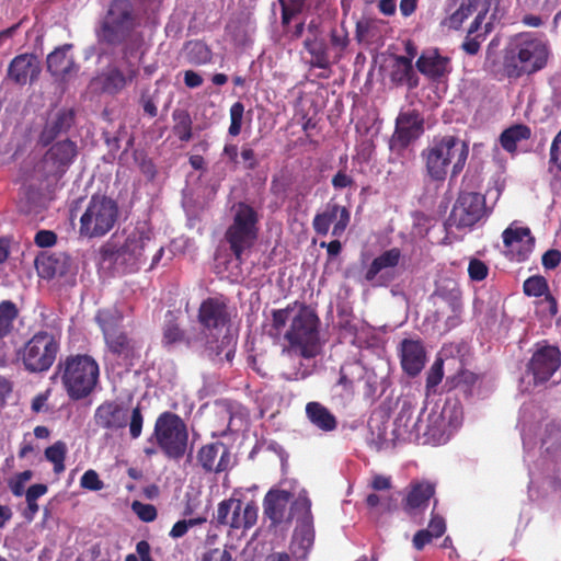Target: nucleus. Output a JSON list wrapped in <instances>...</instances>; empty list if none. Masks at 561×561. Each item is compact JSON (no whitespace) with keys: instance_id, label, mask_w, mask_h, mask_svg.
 Masks as SVG:
<instances>
[{"instance_id":"5701e85b","label":"nucleus","mask_w":561,"mask_h":561,"mask_svg":"<svg viewBox=\"0 0 561 561\" xmlns=\"http://www.w3.org/2000/svg\"><path fill=\"white\" fill-rule=\"evenodd\" d=\"M71 48V44H65L47 56V70L56 79L66 80L78 71L73 56L69 55Z\"/></svg>"},{"instance_id":"603ef678","label":"nucleus","mask_w":561,"mask_h":561,"mask_svg":"<svg viewBox=\"0 0 561 561\" xmlns=\"http://www.w3.org/2000/svg\"><path fill=\"white\" fill-rule=\"evenodd\" d=\"M537 310L542 317L553 318L558 313L557 299L551 294H546L537 301Z\"/></svg>"},{"instance_id":"c756f323","label":"nucleus","mask_w":561,"mask_h":561,"mask_svg":"<svg viewBox=\"0 0 561 561\" xmlns=\"http://www.w3.org/2000/svg\"><path fill=\"white\" fill-rule=\"evenodd\" d=\"M257 236L259 233L252 229H239L229 226L225 232V240L234 257L241 261L243 253L255 244Z\"/></svg>"},{"instance_id":"a18cd8bd","label":"nucleus","mask_w":561,"mask_h":561,"mask_svg":"<svg viewBox=\"0 0 561 561\" xmlns=\"http://www.w3.org/2000/svg\"><path fill=\"white\" fill-rule=\"evenodd\" d=\"M188 56L195 65H206L211 61V50L203 42H194L190 45Z\"/></svg>"},{"instance_id":"473e14b6","label":"nucleus","mask_w":561,"mask_h":561,"mask_svg":"<svg viewBox=\"0 0 561 561\" xmlns=\"http://www.w3.org/2000/svg\"><path fill=\"white\" fill-rule=\"evenodd\" d=\"M402 259V252L399 248H391L376 256L365 273V279L373 282L383 271L394 268Z\"/></svg>"},{"instance_id":"bb28decb","label":"nucleus","mask_w":561,"mask_h":561,"mask_svg":"<svg viewBox=\"0 0 561 561\" xmlns=\"http://www.w3.org/2000/svg\"><path fill=\"white\" fill-rule=\"evenodd\" d=\"M435 494V484L428 481H422L411 484V489L404 499V511L412 515L416 511H423L428 506L430 500Z\"/></svg>"},{"instance_id":"c9c22d12","label":"nucleus","mask_w":561,"mask_h":561,"mask_svg":"<svg viewBox=\"0 0 561 561\" xmlns=\"http://www.w3.org/2000/svg\"><path fill=\"white\" fill-rule=\"evenodd\" d=\"M305 49L310 54V67L329 70L331 62L329 58V48L322 38H306L304 41Z\"/></svg>"},{"instance_id":"ddd939ff","label":"nucleus","mask_w":561,"mask_h":561,"mask_svg":"<svg viewBox=\"0 0 561 561\" xmlns=\"http://www.w3.org/2000/svg\"><path fill=\"white\" fill-rule=\"evenodd\" d=\"M489 216L485 196L476 192H460L445 226L458 230L470 229Z\"/></svg>"},{"instance_id":"f03ea898","label":"nucleus","mask_w":561,"mask_h":561,"mask_svg":"<svg viewBox=\"0 0 561 561\" xmlns=\"http://www.w3.org/2000/svg\"><path fill=\"white\" fill-rule=\"evenodd\" d=\"M139 19L130 0H112L96 35L111 46L124 44V55L134 56L144 45V36L136 32Z\"/></svg>"},{"instance_id":"39448f33","label":"nucleus","mask_w":561,"mask_h":561,"mask_svg":"<svg viewBox=\"0 0 561 561\" xmlns=\"http://www.w3.org/2000/svg\"><path fill=\"white\" fill-rule=\"evenodd\" d=\"M78 153L77 142L69 138L53 141L34 169L36 181L41 182L48 193H54L58 182L73 164Z\"/></svg>"},{"instance_id":"49530a36","label":"nucleus","mask_w":561,"mask_h":561,"mask_svg":"<svg viewBox=\"0 0 561 561\" xmlns=\"http://www.w3.org/2000/svg\"><path fill=\"white\" fill-rule=\"evenodd\" d=\"M297 305V302H294V305H288L286 308L283 309H274L272 310V330L270 334L274 336H278L283 329L285 328L290 312L294 310V307Z\"/></svg>"},{"instance_id":"b1692460","label":"nucleus","mask_w":561,"mask_h":561,"mask_svg":"<svg viewBox=\"0 0 561 561\" xmlns=\"http://www.w3.org/2000/svg\"><path fill=\"white\" fill-rule=\"evenodd\" d=\"M389 79L396 87L415 89L419 85V76L414 70L412 57L394 56L390 66Z\"/></svg>"},{"instance_id":"e2e57ef3","label":"nucleus","mask_w":561,"mask_h":561,"mask_svg":"<svg viewBox=\"0 0 561 561\" xmlns=\"http://www.w3.org/2000/svg\"><path fill=\"white\" fill-rule=\"evenodd\" d=\"M240 156L244 163V169H247L249 171H253L259 167V160H257L256 153L252 148H250L248 146H243L241 148Z\"/></svg>"},{"instance_id":"0e129e2a","label":"nucleus","mask_w":561,"mask_h":561,"mask_svg":"<svg viewBox=\"0 0 561 561\" xmlns=\"http://www.w3.org/2000/svg\"><path fill=\"white\" fill-rule=\"evenodd\" d=\"M332 186L336 191H341L346 187H351L354 185V179L346 173L345 170H340L332 178Z\"/></svg>"},{"instance_id":"c03bdc74","label":"nucleus","mask_w":561,"mask_h":561,"mask_svg":"<svg viewBox=\"0 0 561 561\" xmlns=\"http://www.w3.org/2000/svg\"><path fill=\"white\" fill-rule=\"evenodd\" d=\"M523 290L529 297H541L550 294L547 279L540 275L528 277L523 284Z\"/></svg>"},{"instance_id":"8fccbe9b","label":"nucleus","mask_w":561,"mask_h":561,"mask_svg":"<svg viewBox=\"0 0 561 561\" xmlns=\"http://www.w3.org/2000/svg\"><path fill=\"white\" fill-rule=\"evenodd\" d=\"M131 508L134 513L138 516V518L145 523H151L158 516L157 508L152 504H146L139 501H134L131 504Z\"/></svg>"},{"instance_id":"ea45409f","label":"nucleus","mask_w":561,"mask_h":561,"mask_svg":"<svg viewBox=\"0 0 561 561\" xmlns=\"http://www.w3.org/2000/svg\"><path fill=\"white\" fill-rule=\"evenodd\" d=\"M174 135L183 142L192 139L193 121L190 113L183 108H175L172 113Z\"/></svg>"},{"instance_id":"7ed1b4c3","label":"nucleus","mask_w":561,"mask_h":561,"mask_svg":"<svg viewBox=\"0 0 561 561\" xmlns=\"http://www.w3.org/2000/svg\"><path fill=\"white\" fill-rule=\"evenodd\" d=\"M550 55L548 43L533 33L516 35L507 47L503 69L510 79L533 75L547 66Z\"/></svg>"},{"instance_id":"412c9836","label":"nucleus","mask_w":561,"mask_h":561,"mask_svg":"<svg viewBox=\"0 0 561 561\" xmlns=\"http://www.w3.org/2000/svg\"><path fill=\"white\" fill-rule=\"evenodd\" d=\"M291 499V492L286 490L272 489L265 494L263 500L264 515L274 526L286 522V512Z\"/></svg>"},{"instance_id":"052dcab7","label":"nucleus","mask_w":561,"mask_h":561,"mask_svg":"<svg viewBox=\"0 0 561 561\" xmlns=\"http://www.w3.org/2000/svg\"><path fill=\"white\" fill-rule=\"evenodd\" d=\"M57 242V234L51 230H39L34 237V243L39 248H50Z\"/></svg>"},{"instance_id":"338daca9","label":"nucleus","mask_w":561,"mask_h":561,"mask_svg":"<svg viewBox=\"0 0 561 561\" xmlns=\"http://www.w3.org/2000/svg\"><path fill=\"white\" fill-rule=\"evenodd\" d=\"M550 162L561 171V130L557 134L551 144Z\"/></svg>"},{"instance_id":"6ab92c4d","label":"nucleus","mask_w":561,"mask_h":561,"mask_svg":"<svg viewBox=\"0 0 561 561\" xmlns=\"http://www.w3.org/2000/svg\"><path fill=\"white\" fill-rule=\"evenodd\" d=\"M202 342L201 333L190 334L181 328L172 312H168L162 327V346L171 348L176 344H183L187 348H195Z\"/></svg>"},{"instance_id":"2eb2a0df","label":"nucleus","mask_w":561,"mask_h":561,"mask_svg":"<svg viewBox=\"0 0 561 561\" xmlns=\"http://www.w3.org/2000/svg\"><path fill=\"white\" fill-rule=\"evenodd\" d=\"M561 365V353L557 346L539 347L527 364V373L533 375L534 383L547 382Z\"/></svg>"},{"instance_id":"f8f14e48","label":"nucleus","mask_w":561,"mask_h":561,"mask_svg":"<svg viewBox=\"0 0 561 561\" xmlns=\"http://www.w3.org/2000/svg\"><path fill=\"white\" fill-rule=\"evenodd\" d=\"M59 350V341L54 334L39 331L24 344L19 354L27 371L44 373L53 366Z\"/></svg>"},{"instance_id":"4468645a","label":"nucleus","mask_w":561,"mask_h":561,"mask_svg":"<svg viewBox=\"0 0 561 561\" xmlns=\"http://www.w3.org/2000/svg\"><path fill=\"white\" fill-rule=\"evenodd\" d=\"M424 117L416 108L401 111L394 124V131L389 147L392 151L402 152L424 134Z\"/></svg>"},{"instance_id":"6e6d98bb","label":"nucleus","mask_w":561,"mask_h":561,"mask_svg":"<svg viewBox=\"0 0 561 561\" xmlns=\"http://www.w3.org/2000/svg\"><path fill=\"white\" fill-rule=\"evenodd\" d=\"M80 485H81V488L87 489V490L100 491L103 489L104 483L100 479L96 471L90 469L82 474V477L80 479Z\"/></svg>"},{"instance_id":"aec40b11","label":"nucleus","mask_w":561,"mask_h":561,"mask_svg":"<svg viewBox=\"0 0 561 561\" xmlns=\"http://www.w3.org/2000/svg\"><path fill=\"white\" fill-rule=\"evenodd\" d=\"M401 366L411 377L417 376L426 362V352L421 341L404 339L400 348Z\"/></svg>"},{"instance_id":"6e6552de","label":"nucleus","mask_w":561,"mask_h":561,"mask_svg":"<svg viewBox=\"0 0 561 561\" xmlns=\"http://www.w3.org/2000/svg\"><path fill=\"white\" fill-rule=\"evenodd\" d=\"M319 323L317 313L301 305L284 335L289 350L304 358L316 357L320 353Z\"/></svg>"},{"instance_id":"9d476101","label":"nucleus","mask_w":561,"mask_h":561,"mask_svg":"<svg viewBox=\"0 0 561 561\" xmlns=\"http://www.w3.org/2000/svg\"><path fill=\"white\" fill-rule=\"evenodd\" d=\"M123 312L115 307L101 309L95 316L108 351L124 359H131L136 356L138 347L123 330Z\"/></svg>"},{"instance_id":"423d86ee","label":"nucleus","mask_w":561,"mask_h":561,"mask_svg":"<svg viewBox=\"0 0 561 561\" xmlns=\"http://www.w3.org/2000/svg\"><path fill=\"white\" fill-rule=\"evenodd\" d=\"M156 249L149 233L135 229L125 239L123 244L108 241L101 247L100 254L103 262L121 267L124 273H134L146 262V251Z\"/></svg>"},{"instance_id":"1a4fd4ad","label":"nucleus","mask_w":561,"mask_h":561,"mask_svg":"<svg viewBox=\"0 0 561 561\" xmlns=\"http://www.w3.org/2000/svg\"><path fill=\"white\" fill-rule=\"evenodd\" d=\"M154 442L168 459L180 460L188 446V430L183 419L171 411L162 412L156 420L149 439Z\"/></svg>"},{"instance_id":"69168bd1","label":"nucleus","mask_w":561,"mask_h":561,"mask_svg":"<svg viewBox=\"0 0 561 561\" xmlns=\"http://www.w3.org/2000/svg\"><path fill=\"white\" fill-rule=\"evenodd\" d=\"M542 266L546 270H553L561 263V252L556 249L546 251L541 257Z\"/></svg>"},{"instance_id":"e433bc0d","label":"nucleus","mask_w":561,"mask_h":561,"mask_svg":"<svg viewBox=\"0 0 561 561\" xmlns=\"http://www.w3.org/2000/svg\"><path fill=\"white\" fill-rule=\"evenodd\" d=\"M234 213L230 226L239 229H252L259 233V214L249 204L239 202L233 207Z\"/></svg>"},{"instance_id":"72a5a7b5","label":"nucleus","mask_w":561,"mask_h":561,"mask_svg":"<svg viewBox=\"0 0 561 561\" xmlns=\"http://www.w3.org/2000/svg\"><path fill=\"white\" fill-rule=\"evenodd\" d=\"M53 193H48L39 183V188L30 185L24 191V197L20 201V210L24 214L38 215L46 208V201Z\"/></svg>"},{"instance_id":"864d4df0","label":"nucleus","mask_w":561,"mask_h":561,"mask_svg":"<svg viewBox=\"0 0 561 561\" xmlns=\"http://www.w3.org/2000/svg\"><path fill=\"white\" fill-rule=\"evenodd\" d=\"M468 274L471 280L481 282L488 277L489 267L483 261L471 259L468 265Z\"/></svg>"},{"instance_id":"bf43d9fd","label":"nucleus","mask_w":561,"mask_h":561,"mask_svg":"<svg viewBox=\"0 0 561 561\" xmlns=\"http://www.w3.org/2000/svg\"><path fill=\"white\" fill-rule=\"evenodd\" d=\"M330 43L334 49H337L340 57L350 44L348 35L345 31L333 28L330 33Z\"/></svg>"},{"instance_id":"9b49d317","label":"nucleus","mask_w":561,"mask_h":561,"mask_svg":"<svg viewBox=\"0 0 561 561\" xmlns=\"http://www.w3.org/2000/svg\"><path fill=\"white\" fill-rule=\"evenodd\" d=\"M118 217L115 201L104 195H93L80 218V234L88 238L103 237L110 232Z\"/></svg>"},{"instance_id":"58836bf2","label":"nucleus","mask_w":561,"mask_h":561,"mask_svg":"<svg viewBox=\"0 0 561 561\" xmlns=\"http://www.w3.org/2000/svg\"><path fill=\"white\" fill-rule=\"evenodd\" d=\"M293 518H297L302 528L312 527L311 502L307 496H299L291 503L286 522Z\"/></svg>"},{"instance_id":"79ce46f5","label":"nucleus","mask_w":561,"mask_h":561,"mask_svg":"<svg viewBox=\"0 0 561 561\" xmlns=\"http://www.w3.org/2000/svg\"><path fill=\"white\" fill-rule=\"evenodd\" d=\"M313 545V533L311 528H304L298 535L295 534L289 549L296 559H306Z\"/></svg>"},{"instance_id":"a19ab883","label":"nucleus","mask_w":561,"mask_h":561,"mask_svg":"<svg viewBox=\"0 0 561 561\" xmlns=\"http://www.w3.org/2000/svg\"><path fill=\"white\" fill-rule=\"evenodd\" d=\"M480 375L468 369H460L456 375L449 378L448 381L451 385V388L458 389L466 397H471L473 389L480 382Z\"/></svg>"},{"instance_id":"4d7b16f0","label":"nucleus","mask_w":561,"mask_h":561,"mask_svg":"<svg viewBox=\"0 0 561 561\" xmlns=\"http://www.w3.org/2000/svg\"><path fill=\"white\" fill-rule=\"evenodd\" d=\"M257 505L254 502H249L245 505L242 503V529H250L257 520Z\"/></svg>"},{"instance_id":"a211bd4d","label":"nucleus","mask_w":561,"mask_h":561,"mask_svg":"<svg viewBox=\"0 0 561 561\" xmlns=\"http://www.w3.org/2000/svg\"><path fill=\"white\" fill-rule=\"evenodd\" d=\"M230 451L221 442L204 445L197 453V461L207 472H222L229 468Z\"/></svg>"},{"instance_id":"de8ad7c7","label":"nucleus","mask_w":561,"mask_h":561,"mask_svg":"<svg viewBox=\"0 0 561 561\" xmlns=\"http://www.w3.org/2000/svg\"><path fill=\"white\" fill-rule=\"evenodd\" d=\"M244 113V105L241 102H236L230 107V126L228 133L230 136H238L241 131L242 119Z\"/></svg>"},{"instance_id":"5fc2aeb1","label":"nucleus","mask_w":561,"mask_h":561,"mask_svg":"<svg viewBox=\"0 0 561 561\" xmlns=\"http://www.w3.org/2000/svg\"><path fill=\"white\" fill-rule=\"evenodd\" d=\"M144 425V415L139 405L131 410L129 416V434L133 439L138 438L141 435Z\"/></svg>"},{"instance_id":"cd10ccee","label":"nucleus","mask_w":561,"mask_h":561,"mask_svg":"<svg viewBox=\"0 0 561 561\" xmlns=\"http://www.w3.org/2000/svg\"><path fill=\"white\" fill-rule=\"evenodd\" d=\"M423 425L420 419L414 420L413 407L410 402L404 401L394 420V434L397 437L402 438H417L422 431Z\"/></svg>"},{"instance_id":"680f3d73","label":"nucleus","mask_w":561,"mask_h":561,"mask_svg":"<svg viewBox=\"0 0 561 561\" xmlns=\"http://www.w3.org/2000/svg\"><path fill=\"white\" fill-rule=\"evenodd\" d=\"M426 530L434 537L439 538L444 535L446 531V523L445 519L439 516L432 513V517L428 523V527Z\"/></svg>"},{"instance_id":"0eeeda50","label":"nucleus","mask_w":561,"mask_h":561,"mask_svg":"<svg viewBox=\"0 0 561 561\" xmlns=\"http://www.w3.org/2000/svg\"><path fill=\"white\" fill-rule=\"evenodd\" d=\"M62 385L72 400L87 398L96 387L100 368L87 354L69 355L59 364Z\"/></svg>"},{"instance_id":"3c124183","label":"nucleus","mask_w":561,"mask_h":561,"mask_svg":"<svg viewBox=\"0 0 561 561\" xmlns=\"http://www.w3.org/2000/svg\"><path fill=\"white\" fill-rule=\"evenodd\" d=\"M444 377V362L442 358H437L433 365L431 366L430 370L427 371L426 376V389L432 390L436 386L440 383Z\"/></svg>"},{"instance_id":"4c0bfd02","label":"nucleus","mask_w":561,"mask_h":561,"mask_svg":"<svg viewBox=\"0 0 561 561\" xmlns=\"http://www.w3.org/2000/svg\"><path fill=\"white\" fill-rule=\"evenodd\" d=\"M531 136V130L527 125L516 124L502 131L500 135V144L507 152H515L517 144L523 140H528Z\"/></svg>"},{"instance_id":"2f4dec72","label":"nucleus","mask_w":561,"mask_h":561,"mask_svg":"<svg viewBox=\"0 0 561 561\" xmlns=\"http://www.w3.org/2000/svg\"><path fill=\"white\" fill-rule=\"evenodd\" d=\"M503 243L506 248H513L515 243H523L524 251H518V260L524 261L527 254L533 250L535 238L528 227H507L503 233Z\"/></svg>"},{"instance_id":"37998d69","label":"nucleus","mask_w":561,"mask_h":561,"mask_svg":"<svg viewBox=\"0 0 561 561\" xmlns=\"http://www.w3.org/2000/svg\"><path fill=\"white\" fill-rule=\"evenodd\" d=\"M67 455V445L62 440H57L45 449V458L54 465V472L59 474L65 471V460Z\"/></svg>"},{"instance_id":"20e7f679","label":"nucleus","mask_w":561,"mask_h":561,"mask_svg":"<svg viewBox=\"0 0 561 561\" xmlns=\"http://www.w3.org/2000/svg\"><path fill=\"white\" fill-rule=\"evenodd\" d=\"M468 154V145L454 135L434 137L422 151L427 175L434 181H444L449 168L451 178H456L463 170Z\"/></svg>"},{"instance_id":"393cba45","label":"nucleus","mask_w":561,"mask_h":561,"mask_svg":"<svg viewBox=\"0 0 561 561\" xmlns=\"http://www.w3.org/2000/svg\"><path fill=\"white\" fill-rule=\"evenodd\" d=\"M138 75L137 69H129L126 76L121 69L111 68L94 79L101 91L111 95H115L123 91Z\"/></svg>"},{"instance_id":"09e8293b","label":"nucleus","mask_w":561,"mask_h":561,"mask_svg":"<svg viewBox=\"0 0 561 561\" xmlns=\"http://www.w3.org/2000/svg\"><path fill=\"white\" fill-rule=\"evenodd\" d=\"M491 30V23L484 24L483 34H477L474 36L467 35L461 47L468 55H477L480 50L481 43L485 39L486 34Z\"/></svg>"},{"instance_id":"f257e3e1","label":"nucleus","mask_w":561,"mask_h":561,"mask_svg":"<svg viewBox=\"0 0 561 561\" xmlns=\"http://www.w3.org/2000/svg\"><path fill=\"white\" fill-rule=\"evenodd\" d=\"M236 308L229 305L224 295L207 297L197 310V321L204 332H207L203 343L204 353L211 362L231 363L237 348V335L232 332V320Z\"/></svg>"},{"instance_id":"dca6fc26","label":"nucleus","mask_w":561,"mask_h":561,"mask_svg":"<svg viewBox=\"0 0 561 561\" xmlns=\"http://www.w3.org/2000/svg\"><path fill=\"white\" fill-rule=\"evenodd\" d=\"M351 221V213L337 203H328L321 213L316 214L312 227L317 234L327 236L333 225L332 236L341 237Z\"/></svg>"},{"instance_id":"f3484780","label":"nucleus","mask_w":561,"mask_h":561,"mask_svg":"<svg viewBox=\"0 0 561 561\" xmlns=\"http://www.w3.org/2000/svg\"><path fill=\"white\" fill-rule=\"evenodd\" d=\"M128 409L114 400L104 401L94 412L95 424L106 431L116 432L127 425Z\"/></svg>"},{"instance_id":"c85d7f7f","label":"nucleus","mask_w":561,"mask_h":561,"mask_svg":"<svg viewBox=\"0 0 561 561\" xmlns=\"http://www.w3.org/2000/svg\"><path fill=\"white\" fill-rule=\"evenodd\" d=\"M449 58L439 55L437 49L424 51L416 60L417 70L424 76L436 80L449 72Z\"/></svg>"},{"instance_id":"4be33fe9","label":"nucleus","mask_w":561,"mask_h":561,"mask_svg":"<svg viewBox=\"0 0 561 561\" xmlns=\"http://www.w3.org/2000/svg\"><path fill=\"white\" fill-rule=\"evenodd\" d=\"M75 123V111L71 108L59 110L49 118L39 134V144L44 147L49 146L61 134H66Z\"/></svg>"},{"instance_id":"774afa93","label":"nucleus","mask_w":561,"mask_h":561,"mask_svg":"<svg viewBox=\"0 0 561 561\" xmlns=\"http://www.w3.org/2000/svg\"><path fill=\"white\" fill-rule=\"evenodd\" d=\"M140 104L142 105L144 112L151 118L158 115V108L153 95L144 92L140 96Z\"/></svg>"},{"instance_id":"13d9d810","label":"nucleus","mask_w":561,"mask_h":561,"mask_svg":"<svg viewBox=\"0 0 561 561\" xmlns=\"http://www.w3.org/2000/svg\"><path fill=\"white\" fill-rule=\"evenodd\" d=\"M236 500L231 497L218 504L216 520L219 525H228Z\"/></svg>"},{"instance_id":"a878e982","label":"nucleus","mask_w":561,"mask_h":561,"mask_svg":"<svg viewBox=\"0 0 561 561\" xmlns=\"http://www.w3.org/2000/svg\"><path fill=\"white\" fill-rule=\"evenodd\" d=\"M39 72L36 57L32 54L15 56L8 68V77L18 84H25L28 79L33 80Z\"/></svg>"},{"instance_id":"f704fd0d","label":"nucleus","mask_w":561,"mask_h":561,"mask_svg":"<svg viewBox=\"0 0 561 561\" xmlns=\"http://www.w3.org/2000/svg\"><path fill=\"white\" fill-rule=\"evenodd\" d=\"M37 272L43 278L62 276L67 272V257L64 254L38 256L35 261Z\"/></svg>"},{"instance_id":"7c9ffc66","label":"nucleus","mask_w":561,"mask_h":561,"mask_svg":"<svg viewBox=\"0 0 561 561\" xmlns=\"http://www.w3.org/2000/svg\"><path fill=\"white\" fill-rule=\"evenodd\" d=\"M306 415L310 423L322 432H332L337 427L335 415L320 402H308Z\"/></svg>"}]
</instances>
